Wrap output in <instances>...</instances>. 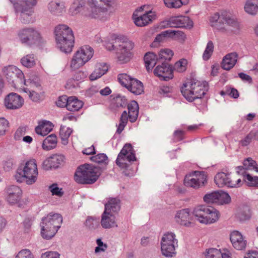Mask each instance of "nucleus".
Returning <instances> with one entry per match:
<instances>
[{"instance_id":"1","label":"nucleus","mask_w":258,"mask_h":258,"mask_svg":"<svg viewBox=\"0 0 258 258\" xmlns=\"http://www.w3.org/2000/svg\"><path fill=\"white\" fill-rule=\"evenodd\" d=\"M208 89L207 82L195 79L187 80L180 87L182 95L190 102L203 97Z\"/></svg>"},{"instance_id":"2","label":"nucleus","mask_w":258,"mask_h":258,"mask_svg":"<svg viewBox=\"0 0 258 258\" xmlns=\"http://www.w3.org/2000/svg\"><path fill=\"white\" fill-rule=\"evenodd\" d=\"M54 33L56 44L60 49L66 53L71 52L75 42L71 28L66 25H59L55 27Z\"/></svg>"},{"instance_id":"29","label":"nucleus","mask_w":258,"mask_h":258,"mask_svg":"<svg viewBox=\"0 0 258 258\" xmlns=\"http://www.w3.org/2000/svg\"><path fill=\"white\" fill-rule=\"evenodd\" d=\"M84 105L82 100L76 96L68 97L67 109L71 112H76L81 109Z\"/></svg>"},{"instance_id":"7","label":"nucleus","mask_w":258,"mask_h":258,"mask_svg":"<svg viewBox=\"0 0 258 258\" xmlns=\"http://www.w3.org/2000/svg\"><path fill=\"white\" fill-rule=\"evenodd\" d=\"M11 1L13 3L16 12L20 13V18L23 23L28 24L35 21L32 15L34 13L33 7L37 4V0H20L17 2L15 0Z\"/></svg>"},{"instance_id":"58","label":"nucleus","mask_w":258,"mask_h":258,"mask_svg":"<svg viewBox=\"0 0 258 258\" xmlns=\"http://www.w3.org/2000/svg\"><path fill=\"white\" fill-rule=\"evenodd\" d=\"M9 121L4 118H0V136L3 135L9 127Z\"/></svg>"},{"instance_id":"22","label":"nucleus","mask_w":258,"mask_h":258,"mask_svg":"<svg viewBox=\"0 0 258 258\" xmlns=\"http://www.w3.org/2000/svg\"><path fill=\"white\" fill-rule=\"evenodd\" d=\"M206 258H232L230 251L227 248H209L207 251Z\"/></svg>"},{"instance_id":"52","label":"nucleus","mask_w":258,"mask_h":258,"mask_svg":"<svg viewBox=\"0 0 258 258\" xmlns=\"http://www.w3.org/2000/svg\"><path fill=\"white\" fill-rule=\"evenodd\" d=\"M242 181L240 178H237L234 176H229V179L227 182L228 186L230 187H236L241 185Z\"/></svg>"},{"instance_id":"43","label":"nucleus","mask_w":258,"mask_h":258,"mask_svg":"<svg viewBox=\"0 0 258 258\" xmlns=\"http://www.w3.org/2000/svg\"><path fill=\"white\" fill-rule=\"evenodd\" d=\"M187 60L182 58L176 62L174 65V70L178 73H183L187 69Z\"/></svg>"},{"instance_id":"6","label":"nucleus","mask_w":258,"mask_h":258,"mask_svg":"<svg viewBox=\"0 0 258 258\" xmlns=\"http://www.w3.org/2000/svg\"><path fill=\"white\" fill-rule=\"evenodd\" d=\"M72 14L83 10L85 16L88 19H100L103 16V12L101 8L97 7L94 2L84 3L82 0L75 1L70 8Z\"/></svg>"},{"instance_id":"38","label":"nucleus","mask_w":258,"mask_h":258,"mask_svg":"<svg viewBox=\"0 0 258 258\" xmlns=\"http://www.w3.org/2000/svg\"><path fill=\"white\" fill-rule=\"evenodd\" d=\"M244 10L249 14H255L258 11V0H247L244 6Z\"/></svg>"},{"instance_id":"11","label":"nucleus","mask_w":258,"mask_h":258,"mask_svg":"<svg viewBox=\"0 0 258 258\" xmlns=\"http://www.w3.org/2000/svg\"><path fill=\"white\" fill-rule=\"evenodd\" d=\"M20 41L30 47L39 45L42 42V37L40 32L35 28L25 27L18 32Z\"/></svg>"},{"instance_id":"25","label":"nucleus","mask_w":258,"mask_h":258,"mask_svg":"<svg viewBox=\"0 0 258 258\" xmlns=\"http://www.w3.org/2000/svg\"><path fill=\"white\" fill-rule=\"evenodd\" d=\"M108 70V67L106 63L104 62L96 63L94 71L89 76L90 80L91 81L97 80L104 75Z\"/></svg>"},{"instance_id":"21","label":"nucleus","mask_w":258,"mask_h":258,"mask_svg":"<svg viewBox=\"0 0 258 258\" xmlns=\"http://www.w3.org/2000/svg\"><path fill=\"white\" fill-rule=\"evenodd\" d=\"M219 19L224 25L223 28H227L230 26L232 27H236L238 26L237 22L234 19L231 18L229 14L227 12H224V14L221 15V17L218 13L215 14L211 17L210 22L211 23L216 22ZM219 27L220 29L223 28L222 27H220V26Z\"/></svg>"},{"instance_id":"37","label":"nucleus","mask_w":258,"mask_h":258,"mask_svg":"<svg viewBox=\"0 0 258 258\" xmlns=\"http://www.w3.org/2000/svg\"><path fill=\"white\" fill-rule=\"evenodd\" d=\"M173 51L169 48L161 49L158 53V60L162 62L169 61L173 56Z\"/></svg>"},{"instance_id":"53","label":"nucleus","mask_w":258,"mask_h":258,"mask_svg":"<svg viewBox=\"0 0 258 258\" xmlns=\"http://www.w3.org/2000/svg\"><path fill=\"white\" fill-rule=\"evenodd\" d=\"M15 258H35L33 253L28 249L20 250L16 255Z\"/></svg>"},{"instance_id":"8","label":"nucleus","mask_w":258,"mask_h":258,"mask_svg":"<svg viewBox=\"0 0 258 258\" xmlns=\"http://www.w3.org/2000/svg\"><path fill=\"white\" fill-rule=\"evenodd\" d=\"M113 40L114 43L118 47L117 58L121 63L128 61L133 56V50L134 48V43L126 37L124 36H117Z\"/></svg>"},{"instance_id":"60","label":"nucleus","mask_w":258,"mask_h":258,"mask_svg":"<svg viewBox=\"0 0 258 258\" xmlns=\"http://www.w3.org/2000/svg\"><path fill=\"white\" fill-rule=\"evenodd\" d=\"M26 132L25 127H20L17 129L15 132L14 138L16 140H20L23 138Z\"/></svg>"},{"instance_id":"32","label":"nucleus","mask_w":258,"mask_h":258,"mask_svg":"<svg viewBox=\"0 0 258 258\" xmlns=\"http://www.w3.org/2000/svg\"><path fill=\"white\" fill-rule=\"evenodd\" d=\"M119 154L126 158L128 162L136 160L135 151L131 144H125Z\"/></svg>"},{"instance_id":"46","label":"nucleus","mask_w":258,"mask_h":258,"mask_svg":"<svg viewBox=\"0 0 258 258\" xmlns=\"http://www.w3.org/2000/svg\"><path fill=\"white\" fill-rule=\"evenodd\" d=\"M134 78H131L126 74H121L118 75V80L121 85L127 88Z\"/></svg>"},{"instance_id":"5","label":"nucleus","mask_w":258,"mask_h":258,"mask_svg":"<svg viewBox=\"0 0 258 258\" xmlns=\"http://www.w3.org/2000/svg\"><path fill=\"white\" fill-rule=\"evenodd\" d=\"M19 173L27 184L35 183L38 178L37 161L35 159L25 160L21 163Z\"/></svg>"},{"instance_id":"47","label":"nucleus","mask_w":258,"mask_h":258,"mask_svg":"<svg viewBox=\"0 0 258 258\" xmlns=\"http://www.w3.org/2000/svg\"><path fill=\"white\" fill-rule=\"evenodd\" d=\"M219 191H215L206 194L204 197V200L208 204H217Z\"/></svg>"},{"instance_id":"62","label":"nucleus","mask_w":258,"mask_h":258,"mask_svg":"<svg viewBox=\"0 0 258 258\" xmlns=\"http://www.w3.org/2000/svg\"><path fill=\"white\" fill-rule=\"evenodd\" d=\"M96 243L98 246H97L95 249V252L96 253L100 251H104L107 248V245L106 244H104L100 239H98L96 240Z\"/></svg>"},{"instance_id":"12","label":"nucleus","mask_w":258,"mask_h":258,"mask_svg":"<svg viewBox=\"0 0 258 258\" xmlns=\"http://www.w3.org/2000/svg\"><path fill=\"white\" fill-rule=\"evenodd\" d=\"M148 7L142 6L134 13L133 18L134 23L138 27H145L151 24L157 18L156 13L146 10Z\"/></svg>"},{"instance_id":"48","label":"nucleus","mask_w":258,"mask_h":258,"mask_svg":"<svg viewBox=\"0 0 258 258\" xmlns=\"http://www.w3.org/2000/svg\"><path fill=\"white\" fill-rule=\"evenodd\" d=\"M214 49V45L212 41L208 42L206 49L203 53V58L204 60H208L212 55Z\"/></svg>"},{"instance_id":"35","label":"nucleus","mask_w":258,"mask_h":258,"mask_svg":"<svg viewBox=\"0 0 258 258\" xmlns=\"http://www.w3.org/2000/svg\"><path fill=\"white\" fill-rule=\"evenodd\" d=\"M57 137L54 135L48 136L43 142L42 148L45 150H50L56 146Z\"/></svg>"},{"instance_id":"10","label":"nucleus","mask_w":258,"mask_h":258,"mask_svg":"<svg viewBox=\"0 0 258 258\" xmlns=\"http://www.w3.org/2000/svg\"><path fill=\"white\" fill-rule=\"evenodd\" d=\"M194 215L200 223L205 224H212L217 222L220 216L219 212L213 208H207L200 205L194 210Z\"/></svg>"},{"instance_id":"33","label":"nucleus","mask_w":258,"mask_h":258,"mask_svg":"<svg viewBox=\"0 0 258 258\" xmlns=\"http://www.w3.org/2000/svg\"><path fill=\"white\" fill-rule=\"evenodd\" d=\"M144 61L146 68L148 71L151 70L157 63L158 60V56L153 52H149L144 56Z\"/></svg>"},{"instance_id":"15","label":"nucleus","mask_w":258,"mask_h":258,"mask_svg":"<svg viewBox=\"0 0 258 258\" xmlns=\"http://www.w3.org/2000/svg\"><path fill=\"white\" fill-rule=\"evenodd\" d=\"M207 175L203 171H195L185 176V186L198 188L207 182Z\"/></svg>"},{"instance_id":"20","label":"nucleus","mask_w":258,"mask_h":258,"mask_svg":"<svg viewBox=\"0 0 258 258\" xmlns=\"http://www.w3.org/2000/svg\"><path fill=\"white\" fill-rule=\"evenodd\" d=\"M175 218L176 222L182 226L189 227L194 224L192 215L188 209H182L177 212Z\"/></svg>"},{"instance_id":"26","label":"nucleus","mask_w":258,"mask_h":258,"mask_svg":"<svg viewBox=\"0 0 258 258\" xmlns=\"http://www.w3.org/2000/svg\"><path fill=\"white\" fill-rule=\"evenodd\" d=\"M101 224L104 228H110L116 227L117 225L115 221V215L112 213L104 211L102 215Z\"/></svg>"},{"instance_id":"45","label":"nucleus","mask_w":258,"mask_h":258,"mask_svg":"<svg viewBox=\"0 0 258 258\" xmlns=\"http://www.w3.org/2000/svg\"><path fill=\"white\" fill-rule=\"evenodd\" d=\"M217 198V204L218 205L227 204L231 201L230 196L227 193L223 191H219Z\"/></svg>"},{"instance_id":"30","label":"nucleus","mask_w":258,"mask_h":258,"mask_svg":"<svg viewBox=\"0 0 258 258\" xmlns=\"http://www.w3.org/2000/svg\"><path fill=\"white\" fill-rule=\"evenodd\" d=\"M120 210V201L116 198L109 199L105 206V211L115 215Z\"/></svg>"},{"instance_id":"61","label":"nucleus","mask_w":258,"mask_h":258,"mask_svg":"<svg viewBox=\"0 0 258 258\" xmlns=\"http://www.w3.org/2000/svg\"><path fill=\"white\" fill-rule=\"evenodd\" d=\"M68 97L66 96H60L56 101V105L60 107H66L67 108Z\"/></svg>"},{"instance_id":"9","label":"nucleus","mask_w":258,"mask_h":258,"mask_svg":"<svg viewBox=\"0 0 258 258\" xmlns=\"http://www.w3.org/2000/svg\"><path fill=\"white\" fill-rule=\"evenodd\" d=\"M94 54L93 49L89 45L80 47L75 52L71 60L70 67L73 70L79 69L89 61Z\"/></svg>"},{"instance_id":"59","label":"nucleus","mask_w":258,"mask_h":258,"mask_svg":"<svg viewBox=\"0 0 258 258\" xmlns=\"http://www.w3.org/2000/svg\"><path fill=\"white\" fill-rule=\"evenodd\" d=\"M186 38L185 34L180 31L174 30V35L172 39L174 40L178 41L180 42H183Z\"/></svg>"},{"instance_id":"4","label":"nucleus","mask_w":258,"mask_h":258,"mask_svg":"<svg viewBox=\"0 0 258 258\" xmlns=\"http://www.w3.org/2000/svg\"><path fill=\"white\" fill-rule=\"evenodd\" d=\"M62 216L58 214H49L44 217L41 222V235L45 239L53 237L60 227Z\"/></svg>"},{"instance_id":"41","label":"nucleus","mask_w":258,"mask_h":258,"mask_svg":"<svg viewBox=\"0 0 258 258\" xmlns=\"http://www.w3.org/2000/svg\"><path fill=\"white\" fill-rule=\"evenodd\" d=\"M21 62L25 67L31 68L36 64V59L33 54H27L21 58Z\"/></svg>"},{"instance_id":"63","label":"nucleus","mask_w":258,"mask_h":258,"mask_svg":"<svg viewBox=\"0 0 258 258\" xmlns=\"http://www.w3.org/2000/svg\"><path fill=\"white\" fill-rule=\"evenodd\" d=\"M41 258H59V254L55 251H47L41 255Z\"/></svg>"},{"instance_id":"40","label":"nucleus","mask_w":258,"mask_h":258,"mask_svg":"<svg viewBox=\"0 0 258 258\" xmlns=\"http://www.w3.org/2000/svg\"><path fill=\"white\" fill-rule=\"evenodd\" d=\"M229 175L224 172L218 173L215 176V182L219 187H223L225 185L228 186V181Z\"/></svg>"},{"instance_id":"39","label":"nucleus","mask_w":258,"mask_h":258,"mask_svg":"<svg viewBox=\"0 0 258 258\" xmlns=\"http://www.w3.org/2000/svg\"><path fill=\"white\" fill-rule=\"evenodd\" d=\"M251 216V212L249 208H245L239 211L236 214L235 217L237 221L244 222L249 220Z\"/></svg>"},{"instance_id":"28","label":"nucleus","mask_w":258,"mask_h":258,"mask_svg":"<svg viewBox=\"0 0 258 258\" xmlns=\"http://www.w3.org/2000/svg\"><path fill=\"white\" fill-rule=\"evenodd\" d=\"M53 127V125L50 121H43L36 127L35 132L38 135L45 136L52 130Z\"/></svg>"},{"instance_id":"36","label":"nucleus","mask_w":258,"mask_h":258,"mask_svg":"<svg viewBox=\"0 0 258 258\" xmlns=\"http://www.w3.org/2000/svg\"><path fill=\"white\" fill-rule=\"evenodd\" d=\"M87 74L84 71H78L76 72L74 75L73 79H70L68 81L66 87L70 88L71 87H75V85L73 84L74 81L79 82L83 81L87 77Z\"/></svg>"},{"instance_id":"17","label":"nucleus","mask_w":258,"mask_h":258,"mask_svg":"<svg viewBox=\"0 0 258 258\" xmlns=\"http://www.w3.org/2000/svg\"><path fill=\"white\" fill-rule=\"evenodd\" d=\"M24 100L19 95L15 93L9 94L5 99L6 107L10 109H17L23 105Z\"/></svg>"},{"instance_id":"56","label":"nucleus","mask_w":258,"mask_h":258,"mask_svg":"<svg viewBox=\"0 0 258 258\" xmlns=\"http://www.w3.org/2000/svg\"><path fill=\"white\" fill-rule=\"evenodd\" d=\"M165 5L168 8H180L183 4L182 0H164Z\"/></svg>"},{"instance_id":"13","label":"nucleus","mask_w":258,"mask_h":258,"mask_svg":"<svg viewBox=\"0 0 258 258\" xmlns=\"http://www.w3.org/2000/svg\"><path fill=\"white\" fill-rule=\"evenodd\" d=\"M128 114L124 111L121 115L119 124L117 125L116 133L120 134L126 126L128 119L134 122L136 121L139 114V105L135 101H132L127 105Z\"/></svg>"},{"instance_id":"3","label":"nucleus","mask_w":258,"mask_h":258,"mask_svg":"<svg viewBox=\"0 0 258 258\" xmlns=\"http://www.w3.org/2000/svg\"><path fill=\"white\" fill-rule=\"evenodd\" d=\"M100 174L98 168L92 164H85L77 168L74 179L79 184H92L97 180Z\"/></svg>"},{"instance_id":"51","label":"nucleus","mask_w":258,"mask_h":258,"mask_svg":"<svg viewBox=\"0 0 258 258\" xmlns=\"http://www.w3.org/2000/svg\"><path fill=\"white\" fill-rule=\"evenodd\" d=\"M126 104V101L124 98L118 96L114 98L112 101L111 105L112 108H118L123 107Z\"/></svg>"},{"instance_id":"57","label":"nucleus","mask_w":258,"mask_h":258,"mask_svg":"<svg viewBox=\"0 0 258 258\" xmlns=\"http://www.w3.org/2000/svg\"><path fill=\"white\" fill-rule=\"evenodd\" d=\"M72 133V130L69 127H62L60 128L59 135L62 140H68Z\"/></svg>"},{"instance_id":"49","label":"nucleus","mask_w":258,"mask_h":258,"mask_svg":"<svg viewBox=\"0 0 258 258\" xmlns=\"http://www.w3.org/2000/svg\"><path fill=\"white\" fill-rule=\"evenodd\" d=\"M49 189L52 196H56L58 197L63 195V191L62 188H59L56 183H53L49 186Z\"/></svg>"},{"instance_id":"50","label":"nucleus","mask_w":258,"mask_h":258,"mask_svg":"<svg viewBox=\"0 0 258 258\" xmlns=\"http://www.w3.org/2000/svg\"><path fill=\"white\" fill-rule=\"evenodd\" d=\"M44 164L48 165L50 168H57L58 167L59 162L58 156H53L49 158L44 161Z\"/></svg>"},{"instance_id":"16","label":"nucleus","mask_w":258,"mask_h":258,"mask_svg":"<svg viewBox=\"0 0 258 258\" xmlns=\"http://www.w3.org/2000/svg\"><path fill=\"white\" fill-rule=\"evenodd\" d=\"M177 243L174 233L171 232L165 233L161 241V248L163 254L167 256H172L175 252V244Z\"/></svg>"},{"instance_id":"24","label":"nucleus","mask_w":258,"mask_h":258,"mask_svg":"<svg viewBox=\"0 0 258 258\" xmlns=\"http://www.w3.org/2000/svg\"><path fill=\"white\" fill-rule=\"evenodd\" d=\"M252 169H254L258 172V167L255 161L249 157L244 160L242 166L237 167V172L239 174H244L246 173V170Z\"/></svg>"},{"instance_id":"23","label":"nucleus","mask_w":258,"mask_h":258,"mask_svg":"<svg viewBox=\"0 0 258 258\" xmlns=\"http://www.w3.org/2000/svg\"><path fill=\"white\" fill-rule=\"evenodd\" d=\"M238 58V55L235 52L226 54L223 58L221 66L225 70L229 71L235 65Z\"/></svg>"},{"instance_id":"34","label":"nucleus","mask_w":258,"mask_h":258,"mask_svg":"<svg viewBox=\"0 0 258 258\" xmlns=\"http://www.w3.org/2000/svg\"><path fill=\"white\" fill-rule=\"evenodd\" d=\"M127 89L136 95H139L144 92V86L141 81L134 79Z\"/></svg>"},{"instance_id":"18","label":"nucleus","mask_w":258,"mask_h":258,"mask_svg":"<svg viewBox=\"0 0 258 258\" xmlns=\"http://www.w3.org/2000/svg\"><path fill=\"white\" fill-rule=\"evenodd\" d=\"M154 73L161 80L167 81L173 77V70L168 64L163 63L161 66H158L155 69Z\"/></svg>"},{"instance_id":"27","label":"nucleus","mask_w":258,"mask_h":258,"mask_svg":"<svg viewBox=\"0 0 258 258\" xmlns=\"http://www.w3.org/2000/svg\"><path fill=\"white\" fill-rule=\"evenodd\" d=\"M172 25L175 27H188L192 26L193 23L187 17L180 16L171 19Z\"/></svg>"},{"instance_id":"54","label":"nucleus","mask_w":258,"mask_h":258,"mask_svg":"<svg viewBox=\"0 0 258 258\" xmlns=\"http://www.w3.org/2000/svg\"><path fill=\"white\" fill-rule=\"evenodd\" d=\"M127 161H128L126 158L118 154L116 160V164L118 166L121 168H126L128 166Z\"/></svg>"},{"instance_id":"19","label":"nucleus","mask_w":258,"mask_h":258,"mask_svg":"<svg viewBox=\"0 0 258 258\" xmlns=\"http://www.w3.org/2000/svg\"><path fill=\"white\" fill-rule=\"evenodd\" d=\"M230 239L232 246L235 249L237 250L245 249L247 245V241L239 231H232L230 235Z\"/></svg>"},{"instance_id":"55","label":"nucleus","mask_w":258,"mask_h":258,"mask_svg":"<svg viewBox=\"0 0 258 258\" xmlns=\"http://www.w3.org/2000/svg\"><path fill=\"white\" fill-rule=\"evenodd\" d=\"M92 160L98 163L107 164L108 158L105 154H98L91 158Z\"/></svg>"},{"instance_id":"44","label":"nucleus","mask_w":258,"mask_h":258,"mask_svg":"<svg viewBox=\"0 0 258 258\" xmlns=\"http://www.w3.org/2000/svg\"><path fill=\"white\" fill-rule=\"evenodd\" d=\"M243 175V180L249 186L258 187V177L252 176L249 174H242Z\"/></svg>"},{"instance_id":"42","label":"nucleus","mask_w":258,"mask_h":258,"mask_svg":"<svg viewBox=\"0 0 258 258\" xmlns=\"http://www.w3.org/2000/svg\"><path fill=\"white\" fill-rule=\"evenodd\" d=\"M64 8V5L62 3L56 2H51L49 4V9L52 13L59 14L61 13Z\"/></svg>"},{"instance_id":"14","label":"nucleus","mask_w":258,"mask_h":258,"mask_svg":"<svg viewBox=\"0 0 258 258\" xmlns=\"http://www.w3.org/2000/svg\"><path fill=\"white\" fill-rule=\"evenodd\" d=\"M5 75L8 81L17 89H21L25 85L24 75L21 70L15 66H9L4 70Z\"/></svg>"},{"instance_id":"31","label":"nucleus","mask_w":258,"mask_h":258,"mask_svg":"<svg viewBox=\"0 0 258 258\" xmlns=\"http://www.w3.org/2000/svg\"><path fill=\"white\" fill-rule=\"evenodd\" d=\"M8 200L11 204L17 203L20 199L22 191L17 186H12L8 190Z\"/></svg>"},{"instance_id":"64","label":"nucleus","mask_w":258,"mask_h":258,"mask_svg":"<svg viewBox=\"0 0 258 258\" xmlns=\"http://www.w3.org/2000/svg\"><path fill=\"white\" fill-rule=\"evenodd\" d=\"M254 136V134L253 133L251 132L248 134L244 139L240 141L241 145L242 146H247L250 143Z\"/></svg>"}]
</instances>
